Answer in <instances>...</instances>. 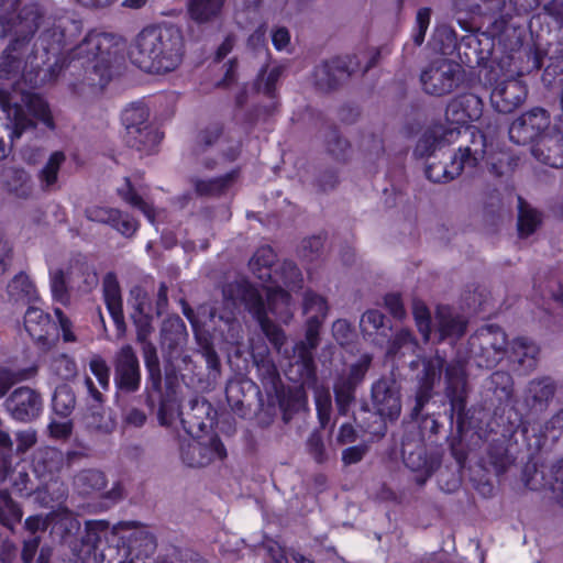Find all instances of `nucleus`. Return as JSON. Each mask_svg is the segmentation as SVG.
Segmentation results:
<instances>
[{
  "label": "nucleus",
  "mask_w": 563,
  "mask_h": 563,
  "mask_svg": "<svg viewBox=\"0 0 563 563\" xmlns=\"http://www.w3.org/2000/svg\"><path fill=\"white\" fill-rule=\"evenodd\" d=\"M266 314L271 312L278 320L288 323L294 316V303L288 291L280 287H271L266 290V300L264 299Z\"/></svg>",
  "instance_id": "31"
},
{
  "label": "nucleus",
  "mask_w": 563,
  "mask_h": 563,
  "mask_svg": "<svg viewBox=\"0 0 563 563\" xmlns=\"http://www.w3.org/2000/svg\"><path fill=\"white\" fill-rule=\"evenodd\" d=\"M225 0H188V13L198 23H207L217 19Z\"/></svg>",
  "instance_id": "39"
},
{
  "label": "nucleus",
  "mask_w": 563,
  "mask_h": 563,
  "mask_svg": "<svg viewBox=\"0 0 563 563\" xmlns=\"http://www.w3.org/2000/svg\"><path fill=\"white\" fill-rule=\"evenodd\" d=\"M0 107L5 113V126L10 130V140L13 143L29 130L36 126V121L47 128H54V121L47 102L38 95L32 92H9L0 88Z\"/></svg>",
  "instance_id": "4"
},
{
  "label": "nucleus",
  "mask_w": 563,
  "mask_h": 563,
  "mask_svg": "<svg viewBox=\"0 0 563 563\" xmlns=\"http://www.w3.org/2000/svg\"><path fill=\"white\" fill-rule=\"evenodd\" d=\"M272 280L275 284H283L290 290L302 288L303 277L295 262L285 260L275 271Z\"/></svg>",
  "instance_id": "42"
},
{
  "label": "nucleus",
  "mask_w": 563,
  "mask_h": 563,
  "mask_svg": "<svg viewBox=\"0 0 563 563\" xmlns=\"http://www.w3.org/2000/svg\"><path fill=\"white\" fill-rule=\"evenodd\" d=\"M388 341L387 354L390 356L397 355L402 349L413 351L416 341L412 333L407 329L399 330L393 340Z\"/></svg>",
  "instance_id": "61"
},
{
  "label": "nucleus",
  "mask_w": 563,
  "mask_h": 563,
  "mask_svg": "<svg viewBox=\"0 0 563 563\" xmlns=\"http://www.w3.org/2000/svg\"><path fill=\"white\" fill-rule=\"evenodd\" d=\"M86 423L89 428L95 430L109 433L114 427V420L106 415L102 405H93L88 409V413L86 415Z\"/></svg>",
  "instance_id": "57"
},
{
  "label": "nucleus",
  "mask_w": 563,
  "mask_h": 563,
  "mask_svg": "<svg viewBox=\"0 0 563 563\" xmlns=\"http://www.w3.org/2000/svg\"><path fill=\"white\" fill-rule=\"evenodd\" d=\"M461 10L473 16H481L497 21L498 18L505 21L507 0H457Z\"/></svg>",
  "instance_id": "32"
},
{
  "label": "nucleus",
  "mask_w": 563,
  "mask_h": 563,
  "mask_svg": "<svg viewBox=\"0 0 563 563\" xmlns=\"http://www.w3.org/2000/svg\"><path fill=\"white\" fill-rule=\"evenodd\" d=\"M239 169L213 178L192 177L190 183L195 192L200 197H218L224 195L239 178Z\"/></svg>",
  "instance_id": "29"
},
{
  "label": "nucleus",
  "mask_w": 563,
  "mask_h": 563,
  "mask_svg": "<svg viewBox=\"0 0 563 563\" xmlns=\"http://www.w3.org/2000/svg\"><path fill=\"white\" fill-rule=\"evenodd\" d=\"M8 295L14 301L31 302L36 299V290L29 276L20 273L8 285Z\"/></svg>",
  "instance_id": "44"
},
{
  "label": "nucleus",
  "mask_w": 563,
  "mask_h": 563,
  "mask_svg": "<svg viewBox=\"0 0 563 563\" xmlns=\"http://www.w3.org/2000/svg\"><path fill=\"white\" fill-rule=\"evenodd\" d=\"M467 321L448 306H440L435 311L434 330L439 341L451 343L462 338L466 331Z\"/></svg>",
  "instance_id": "24"
},
{
  "label": "nucleus",
  "mask_w": 563,
  "mask_h": 563,
  "mask_svg": "<svg viewBox=\"0 0 563 563\" xmlns=\"http://www.w3.org/2000/svg\"><path fill=\"white\" fill-rule=\"evenodd\" d=\"M474 104L475 101L472 97H459L453 99L449 102L445 110L446 121L453 125L452 128H457L460 132V128L467 124L466 117L463 113V107L471 106L472 108Z\"/></svg>",
  "instance_id": "54"
},
{
  "label": "nucleus",
  "mask_w": 563,
  "mask_h": 563,
  "mask_svg": "<svg viewBox=\"0 0 563 563\" xmlns=\"http://www.w3.org/2000/svg\"><path fill=\"white\" fill-rule=\"evenodd\" d=\"M118 195L124 201L141 210L151 223L155 222V210L153 206L148 205L135 192L129 178H124V185L118 189Z\"/></svg>",
  "instance_id": "51"
},
{
  "label": "nucleus",
  "mask_w": 563,
  "mask_h": 563,
  "mask_svg": "<svg viewBox=\"0 0 563 563\" xmlns=\"http://www.w3.org/2000/svg\"><path fill=\"white\" fill-rule=\"evenodd\" d=\"M372 356L364 354L352 364L346 372L341 373L334 380L333 393L338 412L346 416L356 400V388L363 383L371 366Z\"/></svg>",
  "instance_id": "12"
},
{
  "label": "nucleus",
  "mask_w": 563,
  "mask_h": 563,
  "mask_svg": "<svg viewBox=\"0 0 563 563\" xmlns=\"http://www.w3.org/2000/svg\"><path fill=\"white\" fill-rule=\"evenodd\" d=\"M24 328L29 335L37 343L47 345L55 325L51 316L37 307H29L24 314Z\"/></svg>",
  "instance_id": "28"
},
{
  "label": "nucleus",
  "mask_w": 563,
  "mask_h": 563,
  "mask_svg": "<svg viewBox=\"0 0 563 563\" xmlns=\"http://www.w3.org/2000/svg\"><path fill=\"white\" fill-rule=\"evenodd\" d=\"M242 152V142L224 132L220 123L201 129L194 141L191 154L208 170L235 162Z\"/></svg>",
  "instance_id": "7"
},
{
  "label": "nucleus",
  "mask_w": 563,
  "mask_h": 563,
  "mask_svg": "<svg viewBox=\"0 0 563 563\" xmlns=\"http://www.w3.org/2000/svg\"><path fill=\"white\" fill-rule=\"evenodd\" d=\"M294 380H298V382H300V384L303 387L309 388V386H307L302 382L301 368L299 366H298V377L294 378ZM310 388L314 389V391H316V407H317V411H318V417H319L321 426L324 427L328 423V421L330 420L331 407H332L331 396L328 390H321L318 387V377L317 376H316L314 386H310Z\"/></svg>",
  "instance_id": "53"
},
{
  "label": "nucleus",
  "mask_w": 563,
  "mask_h": 563,
  "mask_svg": "<svg viewBox=\"0 0 563 563\" xmlns=\"http://www.w3.org/2000/svg\"><path fill=\"white\" fill-rule=\"evenodd\" d=\"M527 93L523 82L512 78L497 84L490 92V102L499 113H510L523 103Z\"/></svg>",
  "instance_id": "22"
},
{
  "label": "nucleus",
  "mask_w": 563,
  "mask_h": 563,
  "mask_svg": "<svg viewBox=\"0 0 563 563\" xmlns=\"http://www.w3.org/2000/svg\"><path fill=\"white\" fill-rule=\"evenodd\" d=\"M35 373L36 367L12 369L0 365V398H2L14 384L33 377Z\"/></svg>",
  "instance_id": "52"
},
{
  "label": "nucleus",
  "mask_w": 563,
  "mask_h": 563,
  "mask_svg": "<svg viewBox=\"0 0 563 563\" xmlns=\"http://www.w3.org/2000/svg\"><path fill=\"white\" fill-rule=\"evenodd\" d=\"M461 82V66L448 58H437L430 62L420 73V85L423 92L434 97L452 93Z\"/></svg>",
  "instance_id": "10"
},
{
  "label": "nucleus",
  "mask_w": 563,
  "mask_h": 563,
  "mask_svg": "<svg viewBox=\"0 0 563 563\" xmlns=\"http://www.w3.org/2000/svg\"><path fill=\"white\" fill-rule=\"evenodd\" d=\"M119 216V209L111 207L91 206L85 209V217L92 222L110 225Z\"/></svg>",
  "instance_id": "63"
},
{
  "label": "nucleus",
  "mask_w": 563,
  "mask_h": 563,
  "mask_svg": "<svg viewBox=\"0 0 563 563\" xmlns=\"http://www.w3.org/2000/svg\"><path fill=\"white\" fill-rule=\"evenodd\" d=\"M332 336L341 346L351 345L356 335L352 324L346 319H338L332 323Z\"/></svg>",
  "instance_id": "62"
},
{
  "label": "nucleus",
  "mask_w": 563,
  "mask_h": 563,
  "mask_svg": "<svg viewBox=\"0 0 563 563\" xmlns=\"http://www.w3.org/2000/svg\"><path fill=\"white\" fill-rule=\"evenodd\" d=\"M65 161L66 155L62 151H55L49 155L37 174L40 187L43 191L49 192L58 189V174Z\"/></svg>",
  "instance_id": "36"
},
{
  "label": "nucleus",
  "mask_w": 563,
  "mask_h": 563,
  "mask_svg": "<svg viewBox=\"0 0 563 563\" xmlns=\"http://www.w3.org/2000/svg\"><path fill=\"white\" fill-rule=\"evenodd\" d=\"M371 398L376 415L382 419L377 432L384 431L386 419L395 421L400 416L401 398L399 388L393 378L382 377L372 385Z\"/></svg>",
  "instance_id": "14"
},
{
  "label": "nucleus",
  "mask_w": 563,
  "mask_h": 563,
  "mask_svg": "<svg viewBox=\"0 0 563 563\" xmlns=\"http://www.w3.org/2000/svg\"><path fill=\"white\" fill-rule=\"evenodd\" d=\"M225 456V448L217 435L209 437L206 441L189 438L180 442V459L190 467H202L217 457L222 460Z\"/></svg>",
  "instance_id": "17"
},
{
  "label": "nucleus",
  "mask_w": 563,
  "mask_h": 563,
  "mask_svg": "<svg viewBox=\"0 0 563 563\" xmlns=\"http://www.w3.org/2000/svg\"><path fill=\"white\" fill-rule=\"evenodd\" d=\"M223 296L225 305L221 311L208 306L200 309V312L208 314L213 322L214 336L229 345H240L242 343L243 328L236 317V309L241 303L258 322L261 330L276 352L290 360L291 366L298 368L294 356V346L291 350L284 347L287 336L284 330L266 316L264 298L256 287L245 278H239L223 286Z\"/></svg>",
  "instance_id": "2"
},
{
  "label": "nucleus",
  "mask_w": 563,
  "mask_h": 563,
  "mask_svg": "<svg viewBox=\"0 0 563 563\" xmlns=\"http://www.w3.org/2000/svg\"><path fill=\"white\" fill-rule=\"evenodd\" d=\"M360 329L366 340L383 345L389 339L391 325L382 311L368 309L361 317Z\"/></svg>",
  "instance_id": "27"
},
{
  "label": "nucleus",
  "mask_w": 563,
  "mask_h": 563,
  "mask_svg": "<svg viewBox=\"0 0 563 563\" xmlns=\"http://www.w3.org/2000/svg\"><path fill=\"white\" fill-rule=\"evenodd\" d=\"M4 189L18 199H29L33 194L30 174L23 168L9 167L3 174Z\"/></svg>",
  "instance_id": "34"
},
{
  "label": "nucleus",
  "mask_w": 563,
  "mask_h": 563,
  "mask_svg": "<svg viewBox=\"0 0 563 563\" xmlns=\"http://www.w3.org/2000/svg\"><path fill=\"white\" fill-rule=\"evenodd\" d=\"M550 126V115L542 108H533L518 117L509 126V139L518 145H527L543 137Z\"/></svg>",
  "instance_id": "15"
},
{
  "label": "nucleus",
  "mask_w": 563,
  "mask_h": 563,
  "mask_svg": "<svg viewBox=\"0 0 563 563\" xmlns=\"http://www.w3.org/2000/svg\"><path fill=\"white\" fill-rule=\"evenodd\" d=\"M49 284L53 298L62 303L69 301V292L66 283V274L63 269H55L49 273Z\"/></svg>",
  "instance_id": "60"
},
{
  "label": "nucleus",
  "mask_w": 563,
  "mask_h": 563,
  "mask_svg": "<svg viewBox=\"0 0 563 563\" xmlns=\"http://www.w3.org/2000/svg\"><path fill=\"white\" fill-rule=\"evenodd\" d=\"M188 340L185 322L179 316L166 318L161 328V346L165 361L174 371H181L191 362L184 349Z\"/></svg>",
  "instance_id": "11"
},
{
  "label": "nucleus",
  "mask_w": 563,
  "mask_h": 563,
  "mask_svg": "<svg viewBox=\"0 0 563 563\" xmlns=\"http://www.w3.org/2000/svg\"><path fill=\"white\" fill-rule=\"evenodd\" d=\"M73 486L79 495L90 496L101 492L107 486V477L100 470H81L74 476Z\"/></svg>",
  "instance_id": "35"
},
{
  "label": "nucleus",
  "mask_w": 563,
  "mask_h": 563,
  "mask_svg": "<svg viewBox=\"0 0 563 563\" xmlns=\"http://www.w3.org/2000/svg\"><path fill=\"white\" fill-rule=\"evenodd\" d=\"M457 135V128H445L442 124L430 126L419 137L413 155L418 158L430 157L435 151L454 142Z\"/></svg>",
  "instance_id": "23"
},
{
  "label": "nucleus",
  "mask_w": 563,
  "mask_h": 563,
  "mask_svg": "<svg viewBox=\"0 0 563 563\" xmlns=\"http://www.w3.org/2000/svg\"><path fill=\"white\" fill-rule=\"evenodd\" d=\"M490 389L500 402H507L514 394V380L505 371H496L489 377Z\"/></svg>",
  "instance_id": "50"
},
{
  "label": "nucleus",
  "mask_w": 563,
  "mask_h": 563,
  "mask_svg": "<svg viewBox=\"0 0 563 563\" xmlns=\"http://www.w3.org/2000/svg\"><path fill=\"white\" fill-rule=\"evenodd\" d=\"M180 305L184 316L189 320L195 331H197L198 328L200 327H208L213 331V322L211 321L208 314H202L200 312V309L205 306H208L221 311L223 306L225 305V298L222 295L221 302L200 305L197 309V312H195V310L189 306V303L185 299H180Z\"/></svg>",
  "instance_id": "46"
},
{
  "label": "nucleus",
  "mask_w": 563,
  "mask_h": 563,
  "mask_svg": "<svg viewBox=\"0 0 563 563\" xmlns=\"http://www.w3.org/2000/svg\"><path fill=\"white\" fill-rule=\"evenodd\" d=\"M113 383L117 397L134 394L141 387V366L136 352L130 344L120 347L113 356Z\"/></svg>",
  "instance_id": "13"
},
{
  "label": "nucleus",
  "mask_w": 563,
  "mask_h": 563,
  "mask_svg": "<svg viewBox=\"0 0 563 563\" xmlns=\"http://www.w3.org/2000/svg\"><path fill=\"white\" fill-rule=\"evenodd\" d=\"M81 32V22L67 15L44 18L37 3H29L13 16L1 15L0 37H10L0 54V79H23L37 87L57 77L59 55Z\"/></svg>",
  "instance_id": "1"
},
{
  "label": "nucleus",
  "mask_w": 563,
  "mask_h": 563,
  "mask_svg": "<svg viewBox=\"0 0 563 563\" xmlns=\"http://www.w3.org/2000/svg\"><path fill=\"white\" fill-rule=\"evenodd\" d=\"M355 57H335L317 65L312 73L314 87L322 92L336 89L343 81L350 78L355 71L353 67ZM357 63H355L356 65Z\"/></svg>",
  "instance_id": "18"
},
{
  "label": "nucleus",
  "mask_w": 563,
  "mask_h": 563,
  "mask_svg": "<svg viewBox=\"0 0 563 563\" xmlns=\"http://www.w3.org/2000/svg\"><path fill=\"white\" fill-rule=\"evenodd\" d=\"M22 519V510L15 504L7 492L0 493V522L13 529L14 525Z\"/></svg>",
  "instance_id": "55"
},
{
  "label": "nucleus",
  "mask_w": 563,
  "mask_h": 563,
  "mask_svg": "<svg viewBox=\"0 0 563 563\" xmlns=\"http://www.w3.org/2000/svg\"><path fill=\"white\" fill-rule=\"evenodd\" d=\"M511 351L518 363L526 368H533L536 366V358L539 353V347L527 338H517L511 342Z\"/></svg>",
  "instance_id": "48"
},
{
  "label": "nucleus",
  "mask_w": 563,
  "mask_h": 563,
  "mask_svg": "<svg viewBox=\"0 0 563 563\" xmlns=\"http://www.w3.org/2000/svg\"><path fill=\"white\" fill-rule=\"evenodd\" d=\"M3 479L8 481L12 490L20 496H30L36 489L25 465H16L3 476Z\"/></svg>",
  "instance_id": "45"
},
{
  "label": "nucleus",
  "mask_w": 563,
  "mask_h": 563,
  "mask_svg": "<svg viewBox=\"0 0 563 563\" xmlns=\"http://www.w3.org/2000/svg\"><path fill=\"white\" fill-rule=\"evenodd\" d=\"M275 260L276 254L274 250L268 245H264L256 250L249 265L253 274L258 279L265 282L273 278L272 265Z\"/></svg>",
  "instance_id": "40"
},
{
  "label": "nucleus",
  "mask_w": 563,
  "mask_h": 563,
  "mask_svg": "<svg viewBox=\"0 0 563 563\" xmlns=\"http://www.w3.org/2000/svg\"><path fill=\"white\" fill-rule=\"evenodd\" d=\"M252 357L262 378L268 383H275L278 378V369L267 347H264L262 351H253Z\"/></svg>",
  "instance_id": "56"
},
{
  "label": "nucleus",
  "mask_w": 563,
  "mask_h": 563,
  "mask_svg": "<svg viewBox=\"0 0 563 563\" xmlns=\"http://www.w3.org/2000/svg\"><path fill=\"white\" fill-rule=\"evenodd\" d=\"M121 122L124 131L151 124L150 111L143 102H132L123 109Z\"/></svg>",
  "instance_id": "43"
},
{
  "label": "nucleus",
  "mask_w": 563,
  "mask_h": 563,
  "mask_svg": "<svg viewBox=\"0 0 563 563\" xmlns=\"http://www.w3.org/2000/svg\"><path fill=\"white\" fill-rule=\"evenodd\" d=\"M541 223L540 213L519 198L518 232L521 238L531 235Z\"/></svg>",
  "instance_id": "49"
},
{
  "label": "nucleus",
  "mask_w": 563,
  "mask_h": 563,
  "mask_svg": "<svg viewBox=\"0 0 563 563\" xmlns=\"http://www.w3.org/2000/svg\"><path fill=\"white\" fill-rule=\"evenodd\" d=\"M4 406L13 419L29 422L40 416L43 401L41 395L34 389L19 387L5 399Z\"/></svg>",
  "instance_id": "21"
},
{
  "label": "nucleus",
  "mask_w": 563,
  "mask_h": 563,
  "mask_svg": "<svg viewBox=\"0 0 563 563\" xmlns=\"http://www.w3.org/2000/svg\"><path fill=\"white\" fill-rule=\"evenodd\" d=\"M282 73L283 68L280 66H274L269 69L267 66L262 67L255 81L257 91H263L267 96H272L275 91V85L280 78Z\"/></svg>",
  "instance_id": "59"
},
{
  "label": "nucleus",
  "mask_w": 563,
  "mask_h": 563,
  "mask_svg": "<svg viewBox=\"0 0 563 563\" xmlns=\"http://www.w3.org/2000/svg\"><path fill=\"white\" fill-rule=\"evenodd\" d=\"M245 385L252 388L251 384L241 380H231L225 387V397L231 409L236 413L244 411Z\"/></svg>",
  "instance_id": "58"
},
{
  "label": "nucleus",
  "mask_w": 563,
  "mask_h": 563,
  "mask_svg": "<svg viewBox=\"0 0 563 563\" xmlns=\"http://www.w3.org/2000/svg\"><path fill=\"white\" fill-rule=\"evenodd\" d=\"M186 42L173 23L144 27L133 41L129 55L134 65L148 73H169L183 62Z\"/></svg>",
  "instance_id": "3"
},
{
  "label": "nucleus",
  "mask_w": 563,
  "mask_h": 563,
  "mask_svg": "<svg viewBox=\"0 0 563 563\" xmlns=\"http://www.w3.org/2000/svg\"><path fill=\"white\" fill-rule=\"evenodd\" d=\"M102 294L107 309L120 334H124L126 324L123 314V301L119 280L113 272H109L102 279Z\"/></svg>",
  "instance_id": "25"
},
{
  "label": "nucleus",
  "mask_w": 563,
  "mask_h": 563,
  "mask_svg": "<svg viewBox=\"0 0 563 563\" xmlns=\"http://www.w3.org/2000/svg\"><path fill=\"white\" fill-rule=\"evenodd\" d=\"M443 366L444 360L440 356L426 360L422 372L418 377V388L415 396V405L410 411V418L418 420L421 417L419 428L423 437L426 434H437L440 429V423L434 416L430 413L422 416V411L433 397V388L435 383L440 380Z\"/></svg>",
  "instance_id": "8"
},
{
  "label": "nucleus",
  "mask_w": 563,
  "mask_h": 563,
  "mask_svg": "<svg viewBox=\"0 0 563 563\" xmlns=\"http://www.w3.org/2000/svg\"><path fill=\"white\" fill-rule=\"evenodd\" d=\"M319 137L323 141L327 151L336 159H345L350 151V143L342 137L336 128L324 124L319 132Z\"/></svg>",
  "instance_id": "41"
},
{
  "label": "nucleus",
  "mask_w": 563,
  "mask_h": 563,
  "mask_svg": "<svg viewBox=\"0 0 563 563\" xmlns=\"http://www.w3.org/2000/svg\"><path fill=\"white\" fill-rule=\"evenodd\" d=\"M123 140L129 147L135 148L139 152L150 153L157 146L161 136L151 123L124 131Z\"/></svg>",
  "instance_id": "33"
},
{
  "label": "nucleus",
  "mask_w": 563,
  "mask_h": 563,
  "mask_svg": "<svg viewBox=\"0 0 563 563\" xmlns=\"http://www.w3.org/2000/svg\"><path fill=\"white\" fill-rule=\"evenodd\" d=\"M323 250V239L319 235L310 236L301 241L298 250L299 256L308 262L317 260Z\"/></svg>",
  "instance_id": "64"
},
{
  "label": "nucleus",
  "mask_w": 563,
  "mask_h": 563,
  "mask_svg": "<svg viewBox=\"0 0 563 563\" xmlns=\"http://www.w3.org/2000/svg\"><path fill=\"white\" fill-rule=\"evenodd\" d=\"M404 464L416 474L418 485H424L440 466V460L435 455H428L421 440L405 439L401 445Z\"/></svg>",
  "instance_id": "16"
},
{
  "label": "nucleus",
  "mask_w": 563,
  "mask_h": 563,
  "mask_svg": "<svg viewBox=\"0 0 563 563\" xmlns=\"http://www.w3.org/2000/svg\"><path fill=\"white\" fill-rule=\"evenodd\" d=\"M446 397L451 406V419L454 413L459 418L463 417L466 408L467 398V375L466 362L457 358L450 362L445 367Z\"/></svg>",
  "instance_id": "19"
},
{
  "label": "nucleus",
  "mask_w": 563,
  "mask_h": 563,
  "mask_svg": "<svg viewBox=\"0 0 563 563\" xmlns=\"http://www.w3.org/2000/svg\"><path fill=\"white\" fill-rule=\"evenodd\" d=\"M75 406L76 396L71 387L65 384L57 386L52 398L54 412L66 418L73 412Z\"/></svg>",
  "instance_id": "47"
},
{
  "label": "nucleus",
  "mask_w": 563,
  "mask_h": 563,
  "mask_svg": "<svg viewBox=\"0 0 563 563\" xmlns=\"http://www.w3.org/2000/svg\"><path fill=\"white\" fill-rule=\"evenodd\" d=\"M118 53V43L113 35L91 31L68 54L69 65L78 63L86 70L99 77H89V85L104 86L108 81L110 65Z\"/></svg>",
  "instance_id": "6"
},
{
  "label": "nucleus",
  "mask_w": 563,
  "mask_h": 563,
  "mask_svg": "<svg viewBox=\"0 0 563 563\" xmlns=\"http://www.w3.org/2000/svg\"><path fill=\"white\" fill-rule=\"evenodd\" d=\"M556 387L549 377L529 382L525 401L534 411H543L555 394Z\"/></svg>",
  "instance_id": "30"
},
{
  "label": "nucleus",
  "mask_w": 563,
  "mask_h": 563,
  "mask_svg": "<svg viewBox=\"0 0 563 563\" xmlns=\"http://www.w3.org/2000/svg\"><path fill=\"white\" fill-rule=\"evenodd\" d=\"M541 142L533 148V154L551 167L563 168V134L555 139L542 137Z\"/></svg>",
  "instance_id": "37"
},
{
  "label": "nucleus",
  "mask_w": 563,
  "mask_h": 563,
  "mask_svg": "<svg viewBox=\"0 0 563 563\" xmlns=\"http://www.w3.org/2000/svg\"><path fill=\"white\" fill-rule=\"evenodd\" d=\"M330 307L327 299L312 291L307 290L302 299V313L306 317L305 340L294 345V356L297 365L301 368V377L307 386L316 384V363L313 351L319 344L320 329L328 317Z\"/></svg>",
  "instance_id": "5"
},
{
  "label": "nucleus",
  "mask_w": 563,
  "mask_h": 563,
  "mask_svg": "<svg viewBox=\"0 0 563 563\" xmlns=\"http://www.w3.org/2000/svg\"><path fill=\"white\" fill-rule=\"evenodd\" d=\"M485 154V136L472 132V146L460 147L450 164L431 163L426 167V176L432 183L444 184L455 179L465 167L474 168Z\"/></svg>",
  "instance_id": "9"
},
{
  "label": "nucleus",
  "mask_w": 563,
  "mask_h": 563,
  "mask_svg": "<svg viewBox=\"0 0 563 563\" xmlns=\"http://www.w3.org/2000/svg\"><path fill=\"white\" fill-rule=\"evenodd\" d=\"M141 344L142 355L147 372V386H146V405L154 409L155 401L153 393L161 394L162 391V371L161 362L157 354L156 346L146 339L145 341H137Z\"/></svg>",
  "instance_id": "26"
},
{
  "label": "nucleus",
  "mask_w": 563,
  "mask_h": 563,
  "mask_svg": "<svg viewBox=\"0 0 563 563\" xmlns=\"http://www.w3.org/2000/svg\"><path fill=\"white\" fill-rule=\"evenodd\" d=\"M478 343L483 361L478 362L481 367L495 366L504 356L507 346V336L498 325L490 324L479 330L476 336L471 339V345L474 347Z\"/></svg>",
  "instance_id": "20"
},
{
  "label": "nucleus",
  "mask_w": 563,
  "mask_h": 563,
  "mask_svg": "<svg viewBox=\"0 0 563 563\" xmlns=\"http://www.w3.org/2000/svg\"><path fill=\"white\" fill-rule=\"evenodd\" d=\"M63 453L56 449L46 448L38 451L33 459V471L38 476L54 475L63 467Z\"/></svg>",
  "instance_id": "38"
}]
</instances>
